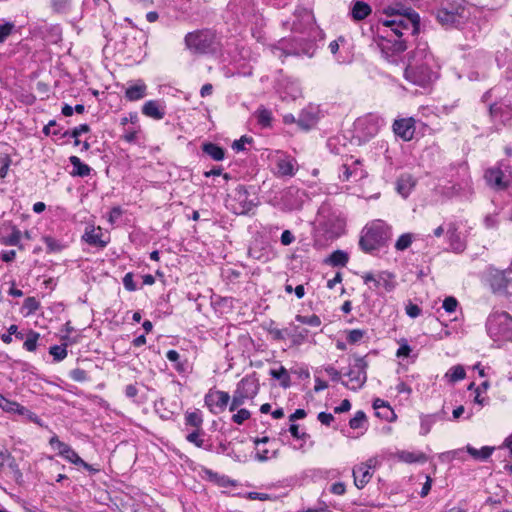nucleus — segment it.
Masks as SVG:
<instances>
[{
	"label": "nucleus",
	"instance_id": "63",
	"mask_svg": "<svg viewBox=\"0 0 512 512\" xmlns=\"http://www.w3.org/2000/svg\"><path fill=\"white\" fill-rule=\"evenodd\" d=\"M317 419L326 426H329L334 421V416L331 413L320 412Z\"/></svg>",
	"mask_w": 512,
	"mask_h": 512
},
{
	"label": "nucleus",
	"instance_id": "46",
	"mask_svg": "<svg viewBox=\"0 0 512 512\" xmlns=\"http://www.w3.org/2000/svg\"><path fill=\"white\" fill-rule=\"evenodd\" d=\"M296 320L302 324H306L313 327H318L321 325V320L317 315L303 316L297 315Z\"/></svg>",
	"mask_w": 512,
	"mask_h": 512
},
{
	"label": "nucleus",
	"instance_id": "48",
	"mask_svg": "<svg viewBox=\"0 0 512 512\" xmlns=\"http://www.w3.org/2000/svg\"><path fill=\"white\" fill-rule=\"evenodd\" d=\"M90 131V127L87 124H81L71 131H65L62 136L63 137H73L74 139H77L82 133H87Z\"/></svg>",
	"mask_w": 512,
	"mask_h": 512
},
{
	"label": "nucleus",
	"instance_id": "45",
	"mask_svg": "<svg viewBox=\"0 0 512 512\" xmlns=\"http://www.w3.org/2000/svg\"><path fill=\"white\" fill-rule=\"evenodd\" d=\"M49 353L53 356L55 361H62L67 356L66 345L51 346Z\"/></svg>",
	"mask_w": 512,
	"mask_h": 512
},
{
	"label": "nucleus",
	"instance_id": "5",
	"mask_svg": "<svg viewBox=\"0 0 512 512\" xmlns=\"http://www.w3.org/2000/svg\"><path fill=\"white\" fill-rule=\"evenodd\" d=\"M186 47L195 53H209L216 50V35L211 30H198L185 36Z\"/></svg>",
	"mask_w": 512,
	"mask_h": 512
},
{
	"label": "nucleus",
	"instance_id": "61",
	"mask_svg": "<svg viewBox=\"0 0 512 512\" xmlns=\"http://www.w3.org/2000/svg\"><path fill=\"white\" fill-rule=\"evenodd\" d=\"M251 141H252L251 138L242 136L239 140L234 141L232 148L237 152L243 151L245 149V145L247 143H250Z\"/></svg>",
	"mask_w": 512,
	"mask_h": 512
},
{
	"label": "nucleus",
	"instance_id": "42",
	"mask_svg": "<svg viewBox=\"0 0 512 512\" xmlns=\"http://www.w3.org/2000/svg\"><path fill=\"white\" fill-rule=\"evenodd\" d=\"M15 32V25L12 22L0 23V44L4 43L7 38Z\"/></svg>",
	"mask_w": 512,
	"mask_h": 512
},
{
	"label": "nucleus",
	"instance_id": "6",
	"mask_svg": "<svg viewBox=\"0 0 512 512\" xmlns=\"http://www.w3.org/2000/svg\"><path fill=\"white\" fill-rule=\"evenodd\" d=\"M258 390L259 383L254 376H246L242 378L233 392L229 410L234 411L246 401L253 399L257 395Z\"/></svg>",
	"mask_w": 512,
	"mask_h": 512
},
{
	"label": "nucleus",
	"instance_id": "51",
	"mask_svg": "<svg viewBox=\"0 0 512 512\" xmlns=\"http://www.w3.org/2000/svg\"><path fill=\"white\" fill-rule=\"evenodd\" d=\"M251 414L247 409H239L237 413L232 416V421L238 425L243 424L246 420L250 418Z\"/></svg>",
	"mask_w": 512,
	"mask_h": 512
},
{
	"label": "nucleus",
	"instance_id": "18",
	"mask_svg": "<svg viewBox=\"0 0 512 512\" xmlns=\"http://www.w3.org/2000/svg\"><path fill=\"white\" fill-rule=\"evenodd\" d=\"M395 457L407 464L425 463L428 460L427 455L421 451L400 450L395 453Z\"/></svg>",
	"mask_w": 512,
	"mask_h": 512
},
{
	"label": "nucleus",
	"instance_id": "28",
	"mask_svg": "<svg viewBox=\"0 0 512 512\" xmlns=\"http://www.w3.org/2000/svg\"><path fill=\"white\" fill-rule=\"evenodd\" d=\"M437 420V414H422L420 416V434L423 436L427 435Z\"/></svg>",
	"mask_w": 512,
	"mask_h": 512
},
{
	"label": "nucleus",
	"instance_id": "50",
	"mask_svg": "<svg viewBox=\"0 0 512 512\" xmlns=\"http://www.w3.org/2000/svg\"><path fill=\"white\" fill-rule=\"evenodd\" d=\"M366 421V415L363 411H357L353 418L349 421V426L352 429L360 428Z\"/></svg>",
	"mask_w": 512,
	"mask_h": 512
},
{
	"label": "nucleus",
	"instance_id": "14",
	"mask_svg": "<svg viewBox=\"0 0 512 512\" xmlns=\"http://www.w3.org/2000/svg\"><path fill=\"white\" fill-rule=\"evenodd\" d=\"M82 239L89 245L104 248L109 243V237L105 235L101 227L86 228Z\"/></svg>",
	"mask_w": 512,
	"mask_h": 512
},
{
	"label": "nucleus",
	"instance_id": "4",
	"mask_svg": "<svg viewBox=\"0 0 512 512\" xmlns=\"http://www.w3.org/2000/svg\"><path fill=\"white\" fill-rule=\"evenodd\" d=\"M486 329L496 342L512 341V316L505 311L492 312L487 318Z\"/></svg>",
	"mask_w": 512,
	"mask_h": 512
},
{
	"label": "nucleus",
	"instance_id": "47",
	"mask_svg": "<svg viewBox=\"0 0 512 512\" xmlns=\"http://www.w3.org/2000/svg\"><path fill=\"white\" fill-rule=\"evenodd\" d=\"M40 307L39 301L35 297H27L23 303V309L27 311V315L36 312Z\"/></svg>",
	"mask_w": 512,
	"mask_h": 512
},
{
	"label": "nucleus",
	"instance_id": "56",
	"mask_svg": "<svg viewBox=\"0 0 512 512\" xmlns=\"http://www.w3.org/2000/svg\"><path fill=\"white\" fill-rule=\"evenodd\" d=\"M405 311L409 317L416 318L420 316L422 310L418 305L409 301L405 306Z\"/></svg>",
	"mask_w": 512,
	"mask_h": 512
},
{
	"label": "nucleus",
	"instance_id": "23",
	"mask_svg": "<svg viewBox=\"0 0 512 512\" xmlns=\"http://www.w3.org/2000/svg\"><path fill=\"white\" fill-rule=\"evenodd\" d=\"M349 256L342 250H336L324 262L333 267H344L348 263Z\"/></svg>",
	"mask_w": 512,
	"mask_h": 512
},
{
	"label": "nucleus",
	"instance_id": "29",
	"mask_svg": "<svg viewBox=\"0 0 512 512\" xmlns=\"http://www.w3.org/2000/svg\"><path fill=\"white\" fill-rule=\"evenodd\" d=\"M202 150L215 161H221L224 159V150L214 143H205Z\"/></svg>",
	"mask_w": 512,
	"mask_h": 512
},
{
	"label": "nucleus",
	"instance_id": "54",
	"mask_svg": "<svg viewBox=\"0 0 512 512\" xmlns=\"http://www.w3.org/2000/svg\"><path fill=\"white\" fill-rule=\"evenodd\" d=\"M69 375L76 382H84L88 379L86 371L80 368L71 370Z\"/></svg>",
	"mask_w": 512,
	"mask_h": 512
},
{
	"label": "nucleus",
	"instance_id": "41",
	"mask_svg": "<svg viewBox=\"0 0 512 512\" xmlns=\"http://www.w3.org/2000/svg\"><path fill=\"white\" fill-rule=\"evenodd\" d=\"M464 0H446V4L443 7H448L450 11L462 17L464 12Z\"/></svg>",
	"mask_w": 512,
	"mask_h": 512
},
{
	"label": "nucleus",
	"instance_id": "19",
	"mask_svg": "<svg viewBox=\"0 0 512 512\" xmlns=\"http://www.w3.org/2000/svg\"><path fill=\"white\" fill-rule=\"evenodd\" d=\"M146 91V84L142 80H138L125 90V97L129 101H138L146 96Z\"/></svg>",
	"mask_w": 512,
	"mask_h": 512
},
{
	"label": "nucleus",
	"instance_id": "17",
	"mask_svg": "<svg viewBox=\"0 0 512 512\" xmlns=\"http://www.w3.org/2000/svg\"><path fill=\"white\" fill-rule=\"evenodd\" d=\"M142 113L149 118L161 120L165 116V106L159 101L149 100L142 106Z\"/></svg>",
	"mask_w": 512,
	"mask_h": 512
},
{
	"label": "nucleus",
	"instance_id": "60",
	"mask_svg": "<svg viewBox=\"0 0 512 512\" xmlns=\"http://www.w3.org/2000/svg\"><path fill=\"white\" fill-rule=\"evenodd\" d=\"M346 42L345 38L340 36L338 37L336 40H333L329 43V50L330 52L333 54V55H336L337 52L339 51L340 49V45L341 44H344Z\"/></svg>",
	"mask_w": 512,
	"mask_h": 512
},
{
	"label": "nucleus",
	"instance_id": "26",
	"mask_svg": "<svg viewBox=\"0 0 512 512\" xmlns=\"http://www.w3.org/2000/svg\"><path fill=\"white\" fill-rule=\"evenodd\" d=\"M69 161L73 166V175L85 177L90 174L91 168L87 164L82 163L79 157L71 156Z\"/></svg>",
	"mask_w": 512,
	"mask_h": 512
},
{
	"label": "nucleus",
	"instance_id": "25",
	"mask_svg": "<svg viewBox=\"0 0 512 512\" xmlns=\"http://www.w3.org/2000/svg\"><path fill=\"white\" fill-rule=\"evenodd\" d=\"M370 13H371V7L363 1H356L351 10L352 17L355 20H363Z\"/></svg>",
	"mask_w": 512,
	"mask_h": 512
},
{
	"label": "nucleus",
	"instance_id": "21",
	"mask_svg": "<svg viewBox=\"0 0 512 512\" xmlns=\"http://www.w3.org/2000/svg\"><path fill=\"white\" fill-rule=\"evenodd\" d=\"M277 174L292 177L295 174L294 160L289 157L279 158L276 162Z\"/></svg>",
	"mask_w": 512,
	"mask_h": 512
},
{
	"label": "nucleus",
	"instance_id": "43",
	"mask_svg": "<svg viewBox=\"0 0 512 512\" xmlns=\"http://www.w3.org/2000/svg\"><path fill=\"white\" fill-rule=\"evenodd\" d=\"M413 241V235L411 233L402 234L395 243V249L398 251H404L407 249Z\"/></svg>",
	"mask_w": 512,
	"mask_h": 512
},
{
	"label": "nucleus",
	"instance_id": "15",
	"mask_svg": "<svg viewBox=\"0 0 512 512\" xmlns=\"http://www.w3.org/2000/svg\"><path fill=\"white\" fill-rule=\"evenodd\" d=\"M0 408L7 413H17L19 415L27 416L29 419H31L33 421H36V419H37V416L33 412H31L24 406L20 405L19 403L5 398L1 394H0Z\"/></svg>",
	"mask_w": 512,
	"mask_h": 512
},
{
	"label": "nucleus",
	"instance_id": "57",
	"mask_svg": "<svg viewBox=\"0 0 512 512\" xmlns=\"http://www.w3.org/2000/svg\"><path fill=\"white\" fill-rule=\"evenodd\" d=\"M139 122V116L137 112H130L127 116H124L120 119V124L122 126H126L128 123L133 125H137Z\"/></svg>",
	"mask_w": 512,
	"mask_h": 512
},
{
	"label": "nucleus",
	"instance_id": "37",
	"mask_svg": "<svg viewBox=\"0 0 512 512\" xmlns=\"http://www.w3.org/2000/svg\"><path fill=\"white\" fill-rule=\"evenodd\" d=\"M270 375L273 378L280 380L281 381V385L283 387L287 388L290 385V376H289L287 370L283 366H281L277 370L272 369L270 371Z\"/></svg>",
	"mask_w": 512,
	"mask_h": 512
},
{
	"label": "nucleus",
	"instance_id": "52",
	"mask_svg": "<svg viewBox=\"0 0 512 512\" xmlns=\"http://www.w3.org/2000/svg\"><path fill=\"white\" fill-rule=\"evenodd\" d=\"M457 306H458V301L456 298H454L452 296L446 297L443 301V308L448 313L455 312Z\"/></svg>",
	"mask_w": 512,
	"mask_h": 512
},
{
	"label": "nucleus",
	"instance_id": "58",
	"mask_svg": "<svg viewBox=\"0 0 512 512\" xmlns=\"http://www.w3.org/2000/svg\"><path fill=\"white\" fill-rule=\"evenodd\" d=\"M123 285L125 289L128 291H135L137 289L132 273L129 272L125 274V276L123 277Z\"/></svg>",
	"mask_w": 512,
	"mask_h": 512
},
{
	"label": "nucleus",
	"instance_id": "64",
	"mask_svg": "<svg viewBox=\"0 0 512 512\" xmlns=\"http://www.w3.org/2000/svg\"><path fill=\"white\" fill-rule=\"evenodd\" d=\"M294 239V235L289 230L283 231L280 238L281 243L285 246L290 245Z\"/></svg>",
	"mask_w": 512,
	"mask_h": 512
},
{
	"label": "nucleus",
	"instance_id": "1",
	"mask_svg": "<svg viewBox=\"0 0 512 512\" xmlns=\"http://www.w3.org/2000/svg\"><path fill=\"white\" fill-rule=\"evenodd\" d=\"M384 13L393 19L382 20L385 28L378 35L377 45L382 55L391 63H397V55L406 50V42L402 37L406 33L414 35L419 31L420 17L411 8H385Z\"/></svg>",
	"mask_w": 512,
	"mask_h": 512
},
{
	"label": "nucleus",
	"instance_id": "49",
	"mask_svg": "<svg viewBox=\"0 0 512 512\" xmlns=\"http://www.w3.org/2000/svg\"><path fill=\"white\" fill-rule=\"evenodd\" d=\"M285 43H286V41L282 40L279 42L278 46H275L273 48V53L275 54V56L282 58V57H287L289 55L297 54L295 51L287 50Z\"/></svg>",
	"mask_w": 512,
	"mask_h": 512
},
{
	"label": "nucleus",
	"instance_id": "30",
	"mask_svg": "<svg viewBox=\"0 0 512 512\" xmlns=\"http://www.w3.org/2000/svg\"><path fill=\"white\" fill-rule=\"evenodd\" d=\"M447 235L450 241L451 248L454 251L460 252L464 250V243L461 241L460 236L457 233V229L454 225H450V227L447 230Z\"/></svg>",
	"mask_w": 512,
	"mask_h": 512
},
{
	"label": "nucleus",
	"instance_id": "10",
	"mask_svg": "<svg viewBox=\"0 0 512 512\" xmlns=\"http://www.w3.org/2000/svg\"><path fill=\"white\" fill-rule=\"evenodd\" d=\"M22 232L10 223H4L0 226V244L5 246H17L23 249L21 245Z\"/></svg>",
	"mask_w": 512,
	"mask_h": 512
},
{
	"label": "nucleus",
	"instance_id": "36",
	"mask_svg": "<svg viewBox=\"0 0 512 512\" xmlns=\"http://www.w3.org/2000/svg\"><path fill=\"white\" fill-rule=\"evenodd\" d=\"M186 425L192 426L196 429H201L203 418L200 411L187 412L185 415Z\"/></svg>",
	"mask_w": 512,
	"mask_h": 512
},
{
	"label": "nucleus",
	"instance_id": "35",
	"mask_svg": "<svg viewBox=\"0 0 512 512\" xmlns=\"http://www.w3.org/2000/svg\"><path fill=\"white\" fill-rule=\"evenodd\" d=\"M43 241L46 245V251L48 253H57L65 248V245L61 241L51 236H44Z\"/></svg>",
	"mask_w": 512,
	"mask_h": 512
},
{
	"label": "nucleus",
	"instance_id": "27",
	"mask_svg": "<svg viewBox=\"0 0 512 512\" xmlns=\"http://www.w3.org/2000/svg\"><path fill=\"white\" fill-rule=\"evenodd\" d=\"M466 450L474 459L484 461L491 456L494 448L483 446L481 449H476L471 445H467Z\"/></svg>",
	"mask_w": 512,
	"mask_h": 512
},
{
	"label": "nucleus",
	"instance_id": "9",
	"mask_svg": "<svg viewBox=\"0 0 512 512\" xmlns=\"http://www.w3.org/2000/svg\"><path fill=\"white\" fill-rule=\"evenodd\" d=\"M229 401V393L220 390H210L204 398L205 405L213 414H219L223 412L226 409Z\"/></svg>",
	"mask_w": 512,
	"mask_h": 512
},
{
	"label": "nucleus",
	"instance_id": "32",
	"mask_svg": "<svg viewBox=\"0 0 512 512\" xmlns=\"http://www.w3.org/2000/svg\"><path fill=\"white\" fill-rule=\"evenodd\" d=\"M450 383L463 380L466 377L465 369L462 365L451 367L444 376Z\"/></svg>",
	"mask_w": 512,
	"mask_h": 512
},
{
	"label": "nucleus",
	"instance_id": "12",
	"mask_svg": "<svg viewBox=\"0 0 512 512\" xmlns=\"http://www.w3.org/2000/svg\"><path fill=\"white\" fill-rule=\"evenodd\" d=\"M415 120L413 118L397 119L393 123V131L403 141H410L415 133Z\"/></svg>",
	"mask_w": 512,
	"mask_h": 512
},
{
	"label": "nucleus",
	"instance_id": "55",
	"mask_svg": "<svg viewBox=\"0 0 512 512\" xmlns=\"http://www.w3.org/2000/svg\"><path fill=\"white\" fill-rule=\"evenodd\" d=\"M483 7H487L491 10L502 7L507 0H478Z\"/></svg>",
	"mask_w": 512,
	"mask_h": 512
},
{
	"label": "nucleus",
	"instance_id": "33",
	"mask_svg": "<svg viewBox=\"0 0 512 512\" xmlns=\"http://www.w3.org/2000/svg\"><path fill=\"white\" fill-rule=\"evenodd\" d=\"M414 187V182L411 177H401L397 182V191L404 198L408 197L412 188Z\"/></svg>",
	"mask_w": 512,
	"mask_h": 512
},
{
	"label": "nucleus",
	"instance_id": "13",
	"mask_svg": "<svg viewBox=\"0 0 512 512\" xmlns=\"http://www.w3.org/2000/svg\"><path fill=\"white\" fill-rule=\"evenodd\" d=\"M49 444L53 449H56L60 456L65 458L67 461L75 464L81 462V457L76 453L72 447L59 440L57 436H53L49 440Z\"/></svg>",
	"mask_w": 512,
	"mask_h": 512
},
{
	"label": "nucleus",
	"instance_id": "62",
	"mask_svg": "<svg viewBox=\"0 0 512 512\" xmlns=\"http://www.w3.org/2000/svg\"><path fill=\"white\" fill-rule=\"evenodd\" d=\"M411 351H412L411 347L407 344L406 341H404L398 348V350L396 352V356L397 357H409Z\"/></svg>",
	"mask_w": 512,
	"mask_h": 512
},
{
	"label": "nucleus",
	"instance_id": "44",
	"mask_svg": "<svg viewBox=\"0 0 512 512\" xmlns=\"http://www.w3.org/2000/svg\"><path fill=\"white\" fill-rule=\"evenodd\" d=\"M258 123L263 127H268L271 124L272 114L265 108L258 109L256 112Z\"/></svg>",
	"mask_w": 512,
	"mask_h": 512
},
{
	"label": "nucleus",
	"instance_id": "3",
	"mask_svg": "<svg viewBox=\"0 0 512 512\" xmlns=\"http://www.w3.org/2000/svg\"><path fill=\"white\" fill-rule=\"evenodd\" d=\"M391 236V227L385 221L376 219L362 229L359 246L365 253L373 254L384 247Z\"/></svg>",
	"mask_w": 512,
	"mask_h": 512
},
{
	"label": "nucleus",
	"instance_id": "16",
	"mask_svg": "<svg viewBox=\"0 0 512 512\" xmlns=\"http://www.w3.org/2000/svg\"><path fill=\"white\" fill-rule=\"evenodd\" d=\"M372 465L361 463L353 469L354 484L358 489H362L372 478Z\"/></svg>",
	"mask_w": 512,
	"mask_h": 512
},
{
	"label": "nucleus",
	"instance_id": "31",
	"mask_svg": "<svg viewBox=\"0 0 512 512\" xmlns=\"http://www.w3.org/2000/svg\"><path fill=\"white\" fill-rule=\"evenodd\" d=\"M316 123V116L313 112L303 110L297 120V124L304 130L310 129Z\"/></svg>",
	"mask_w": 512,
	"mask_h": 512
},
{
	"label": "nucleus",
	"instance_id": "59",
	"mask_svg": "<svg viewBox=\"0 0 512 512\" xmlns=\"http://www.w3.org/2000/svg\"><path fill=\"white\" fill-rule=\"evenodd\" d=\"M139 129H125L122 135V139L128 143H133L136 141L137 133Z\"/></svg>",
	"mask_w": 512,
	"mask_h": 512
},
{
	"label": "nucleus",
	"instance_id": "40",
	"mask_svg": "<svg viewBox=\"0 0 512 512\" xmlns=\"http://www.w3.org/2000/svg\"><path fill=\"white\" fill-rule=\"evenodd\" d=\"M39 337H40L39 333L32 331V330L29 331V333L27 334L26 340L24 341V348L30 352L35 351L37 348V342L39 340Z\"/></svg>",
	"mask_w": 512,
	"mask_h": 512
},
{
	"label": "nucleus",
	"instance_id": "34",
	"mask_svg": "<svg viewBox=\"0 0 512 512\" xmlns=\"http://www.w3.org/2000/svg\"><path fill=\"white\" fill-rule=\"evenodd\" d=\"M186 440L198 448L207 449L205 445L204 432L202 429H196L195 431L189 433L186 436Z\"/></svg>",
	"mask_w": 512,
	"mask_h": 512
},
{
	"label": "nucleus",
	"instance_id": "39",
	"mask_svg": "<svg viewBox=\"0 0 512 512\" xmlns=\"http://www.w3.org/2000/svg\"><path fill=\"white\" fill-rule=\"evenodd\" d=\"M373 408L375 410H379L380 408H384L385 411L383 412V414H381L380 412H377V415L378 416H381L383 418H385L386 420H389L390 417H389V414L390 415H393L394 416V412L393 410L390 408V406L382 399H375L374 402H373Z\"/></svg>",
	"mask_w": 512,
	"mask_h": 512
},
{
	"label": "nucleus",
	"instance_id": "20",
	"mask_svg": "<svg viewBox=\"0 0 512 512\" xmlns=\"http://www.w3.org/2000/svg\"><path fill=\"white\" fill-rule=\"evenodd\" d=\"M397 286L395 275L388 271H382L377 275L375 288L383 287L386 292L393 291Z\"/></svg>",
	"mask_w": 512,
	"mask_h": 512
},
{
	"label": "nucleus",
	"instance_id": "38",
	"mask_svg": "<svg viewBox=\"0 0 512 512\" xmlns=\"http://www.w3.org/2000/svg\"><path fill=\"white\" fill-rule=\"evenodd\" d=\"M0 455H1L2 459L8 463L9 468L14 473V477L16 479L21 478L22 473H21L20 469L18 468V464L16 463L14 457H12V455L8 451L1 452Z\"/></svg>",
	"mask_w": 512,
	"mask_h": 512
},
{
	"label": "nucleus",
	"instance_id": "11",
	"mask_svg": "<svg viewBox=\"0 0 512 512\" xmlns=\"http://www.w3.org/2000/svg\"><path fill=\"white\" fill-rule=\"evenodd\" d=\"M484 177L487 184L496 190H504L507 188L509 184L508 177L500 169V167H493L487 169Z\"/></svg>",
	"mask_w": 512,
	"mask_h": 512
},
{
	"label": "nucleus",
	"instance_id": "2",
	"mask_svg": "<svg viewBox=\"0 0 512 512\" xmlns=\"http://www.w3.org/2000/svg\"><path fill=\"white\" fill-rule=\"evenodd\" d=\"M434 66V57L428 51L427 45L420 44L410 54L404 77L415 85L426 86L437 77L433 70Z\"/></svg>",
	"mask_w": 512,
	"mask_h": 512
},
{
	"label": "nucleus",
	"instance_id": "53",
	"mask_svg": "<svg viewBox=\"0 0 512 512\" xmlns=\"http://www.w3.org/2000/svg\"><path fill=\"white\" fill-rule=\"evenodd\" d=\"M364 334H365V332L363 330L353 329V330L349 331L348 336H347V341L350 344H355L362 340V338L364 337Z\"/></svg>",
	"mask_w": 512,
	"mask_h": 512
},
{
	"label": "nucleus",
	"instance_id": "24",
	"mask_svg": "<svg viewBox=\"0 0 512 512\" xmlns=\"http://www.w3.org/2000/svg\"><path fill=\"white\" fill-rule=\"evenodd\" d=\"M166 358L174 363V368L179 373H185L188 369L187 360H181L180 354L176 350H169L166 353Z\"/></svg>",
	"mask_w": 512,
	"mask_h": 512
},
{
	"label": "nucleus",
	"instance_id": "22",
	"mask_svg": "<svg viewBox=\"0 0 512 512\" xmlns=\"http://www.w3.org/2000/svg\"><path fill=\"white\" fill-rule=\"evenodd\" d=\"M436 17H437V20L443 26H453V25L459 23V18H461L457 14L450 11L448 7H441L437 11Z\"/></svg>",
	"mask_w": 512,
	"mask_h": 512
},
{
	"label": "nucleus",
	"instance_id": "8",
	"mask_svg": "<svg viewBox=\"0 0 512 512\" xmlns=\"http://www.w3.org/2000/svg\"><path fill=\"white\" fill-rule=\"evenodd\" d=\"M512 272V268L500 271L495 270L490 274L489 282L494 293L510 296L512 295V278L508 276Z\"/></svg>",
	"mask_w": 512,
	"mask_h": 512
},
{
	"label": "nucleus",
	"instance_id": "7",
	"mask_svg": "<svg viewBox=\"0 0 512 512\" xmlns=\"http://www.w3.org/2000/svg\"><path fill=\"white\" fill-rule=\"evenodd\" d=\"M367 367L368 363L365 357L354 356V364L347 373L349 380L343 384L354 391L360 389L367 381Z\"/></svg>",
	"mask_w": 512,
	"mask_h": 512
}]
</instances>
